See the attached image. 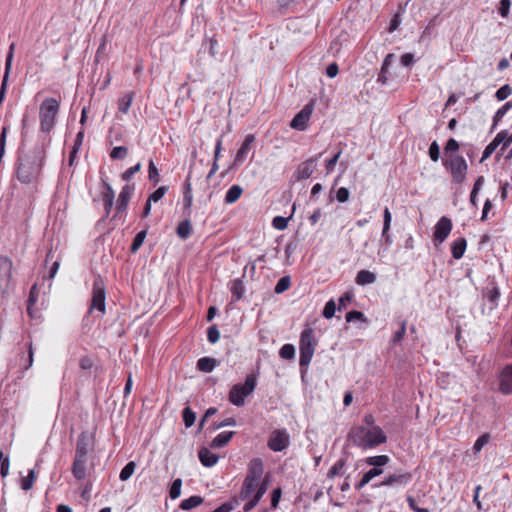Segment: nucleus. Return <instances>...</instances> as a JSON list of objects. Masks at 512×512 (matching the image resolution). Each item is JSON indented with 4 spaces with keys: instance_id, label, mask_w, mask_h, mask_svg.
<instances>
[{
    "instance_id": "f257e3e1",
    "label": "nucleus",
    "mask_w": 512,
    "mask_h": 512,
    "mask_svg": "<svg viewBox=\"0 0 512 512\" xmlns=\"http://www.w3.org/2000/svg\"><path fill=\"white\" fill-rule=\"evenodd\" d=\"M45 149L42 146H36L26 154L20 155L17 161L16 176L23 184L35 182L44 165Z\"/></svg>"
},
{
    "instance_id": "f03ea898",
    "label": "nucleus",
    "mask_w": 512,
    "mask_h": 512,
    "mask_svg": "<svg viewBox=\"0 0 512 512\" xmlns=\"http://www.w3.org/2000/svg\"><path fill=\"white\" fill-rule=\"evenodd\" d=\"M349 439L354 445L364 450L373 449L387 441L385 433L379 426L355 427L350 431Z\"/></svg>"
},
{
    "instance_id": "7ed1b4c3",
    "label": "nucleus",
    "mask_w": 512,
    "mask_h": 512,
    "mask_svg": "<svg viewBox=\"0 0 512 512\" xmlns=\"http://www.w3.org/2000/svg\"><path fill=\"white\" fill-rule=\"evenodd\" d=\"M263 466L260 459H254L251 462L248 473L243 481L239 498L241 500L249 499L261 487Z\"/></svg>"
},
{
    "instance_id": "20e7f679",
    "label": "nucleus",
    "mask_w": 512,
    "mask_h": 512,
    "mask_svg": "<svg viewBox=\"0 0 512 512\" xmlns=\"http://www.w3.org/2000/svg\"><path fill=\"white\" fill-rule=\"evenodd\" d=\"M60 110V101L56 98H46L39 109L40 131L50 133L56 124V117Z\"/></svg>"
},
{
    "instance_id": "39448f33",
    "label": "nucleus",
    "mask_w": 512,
    "mask_h": 512,
    "mask_svg": "<svg viewBox=\"0 0 512 512\" xmlns=\"http://www.w3.org/2000/svg\"><path fill=\"white\" fill-rule=\"evenodd\" d=\"M316 341L311 328L305 329L300 336V367H307L314 355Z\"/></svg>"
},
{
    "instance_id": "423d86ee",
    "label": "nucleus",
    "mask_w": 512,
    "mask_h": 512,
    "mask_svg": "<svg viewBox=\"0 0 512 512\" xmlns=\"http://www.w3.org/2000/svg\"><path fill=\"white\" fill-rule=\"evenodd\" d=\"M256 386V380L253 376H247L244 384H237L232 387L229 393V400L235 406H243L245 398L250 395Z\"/></svg>"
},
{
    "instance_id": "0eeeda50",
    "label": "nucleus",
    "mask_w": 512,
    "mask_h": 512,
    "mask_svg": "<svg viewBox=\"0 0 512 512\" xmlns=\"http://www.w3.org/2000/svg\"><path fill=\"white\" fill-rule=\"evenodd\" d=\"M97 310L101 314L106 311V290L103 279L97 276L93 281L90 311Z\"/></svg>"
},
{
    "instance_id": "6e6552de",
    "label": "nucleus",
    "mask_w": 512,
    "mask_h": 512,
    "mask_svg": "<svg viewBox=\"0 0 512 512\" xmlns=\"http://www.w3.org/2000/svg\"><path fill=\"white\" fill-rule=\"evenodd\" d=\"M445 166L450 170L454 182L463 183L465 181L468 165L462 156H451L445 162Z\"/></svg>"
},
{
    "instance_id": "1a4fd4ad",
    "label": "nucleus",
    "mask_w": 512,
    "mask_h": 512,
    "mask_svg": "<svg viewBox=\"0 0 512 512\" xmlns=\"http://www.w3.org/2000/svg\"><path fill=\"white\" fill-rule=\"evenodd\" d=\"M13 262L7 257L0 255V296H3L12 283Z\"/></svg>"
},
{
    "instance_id": "9d476101",
    "label": "nucleus",
    "mask_w": 512,
    "mask_h": 512,
    "mask_svg": "<svg viewBox=\"0 0 512 512\" xmlns=\"http://www.w3.org/2000/svg\"><path fill=\"white\" fill-rule=\"evenodd\" d=\"M453 224L450 218L443 216L435 225L433 243L435 247L440 246L450 235Z\"/></svg>"
},
{
    "instance_id": "9b49d317",
    "label": "nucleus",
    "mask_w": 512,
    "mask_h": 512,
    "mask_svg": "<svg viewBox=\"0 0 512 512\" xmlns=\"http://www.w3.org/2000/svg\"><path fill=\"white\" fill-rule=\"evenodd\" d=\"M314 110V103L306 104L291 120L290 127L298 131H304Z\"/></svg>"
},
{
    "instance_id": "f8f14e48",
    "label": "nucleus",
    "mask_w": 512,
    "mask_h": 512,
    "mask_svg": "<svg viewBox=\"0 0 512 512\" xmlns=\"http://www.w3.org/2000/svg\"><path fill=\"white\" fill-rule=\"evenodd\" d=\"M412 480V474L405 471H397L395 473L388 474L379 486L383 487H405Z\"/></svg>"
},
{
    "instance_id": "ddd939ff",
    "label": "nucleus",
    "mask_w": 512,
    "mask_h": 512,
    "mask_svg": "<svg viewBox=\"0 0 512 512\" xmlns=\"http://www.w3.org/2000/svg\"><path fill=\"white\" fill-rule=\"evenodd\" d=\"M321 153L315 157H311L304 162L300 163L295 172V178L298 181L308 179L317 168V161L321 157Z\"/></svg>"
},
{
    "instance_id": "4468645a",
    "label": "nucleus",
    "mask_w": 512,
    "mask_h": 512,
    "mask_svg": "<svg viewBox=\"0 0 512 512\" xmlns=\"http://www.w3.org/2000/svg\"><path fill=\"white\" fill-rule=\"evenodd\" d=\"M289 445V435L285 430L274 431L268 441V447L274 452H280Z\"/></svg>"
},
{
    "instance_id": "2eb2a0df",
    "label": "nucleus",
    "mask_w": 512,
    "mask_h": 512,
    "mask_svg": "<svg viewBox=\"0 0 512 512\" xmlns=\"http://www.w3.org/2000/svg\"><path fill=\"white\" fill-rule=\"evenodd\" d=\"M135 185L126 184L122 187L117 202H116V215H119L126 211L129 201L134 193Z\"/></svg>"
},
{
    "instance_id": "dca6fc26",
    "label": "nucleus",
    "mask_w": 512,
    "mask_h": 512,
    "mask_svg": "<svg viewBox=\"0 0 512 512\" xmlns=\"http://www.w3.org/2000/svg\"><path fill=\"white\" fill-rule=\"evenodd\" d=\"M91 449L90 438L87 433L82 432L77 439L75 457L88 458V453Z\"/></svg>"
},
{
    "instance_id": "f3484780",
    "label": "nucleus",
    "mask_w": 512,
    "mask_h": 512,
    "mask_svg": "<svg viewBox=\"0 0 512 512\" xmlns=\"http://www.w3.org/2000/svg\"><path fill=\"white\" fill-rule=\"evenodd\" d=\"M87 461L88 458H78L74 456L73 464H72V475L78 480L82 481L87 476Z\"/></svg>"
},
{
    "instance_id": "a211bd4d",
    "label": "nucleus",
    "mask_w": 512,
    "mask_h": 512,
    "mask_svg": "<svg viewBox=\"0 0 512 512\" xmlns=\"http://www.w3.org/2000/svg\"><path fill=\"white\" fill-rule=\"evenodd\" d=\"M211 449L212 448H210V447L209 448L202 447L198 451L199 460L202 463V465L205 467L214 466L220 458V456L218 454L212 452Z\"/></svg>"
},
{
    "instance_id": "6ab92c4d",
    "label": "nucleus",
    "mask_w": 512,
    "mask_h": 512,
    "mask_svg": "<svg viewBox=\"0 0 512 512\" xmlns=\"http://www.w3.org/2000/svg\"><path fill=\"white\" fill-rule=\"evenodd\" d=\"M254 141H255V137L252 134H248L245 137L241 147L237 151V154L235 157V164H240L246 160L249 152L251 151V147H252V144L254 143Z\"/></svg>"
},
{
    "instance_id": "aec40b11",
    "label": "nucleus",
    "mask_w": 512,
    "mask_h": 512,
    "mask_svg": "<svg viewBox=\"0 0 512 512\" xmlns=\"http://www.w3.org/2000/svg\"><path fill=\"white\" fill-rule=\"evenodd\" d=\"M500 391L504 394L512 393V365L506 366L501 373Z\"/></svg>"
},
{
    "instance_id": "412c9836",
    "label": "nucleus",
    "mask_w": 512,
    "mask_h": 512,
    "mask_svg": "<svg viewBox=\"0 0 512 512\" xmlns=\"http://www.w3.org/2000/svg\"><path fill=\"white\" fill-rule=\"evenodd\" d=\"M467 247L465 238L460 237L453 241L451 245V252L454 259L459 260L463 257Z\"/></svg>"
},
{
    "instance_id": "4be33fe9",
    "label": "nucleus",
    "mask_w": 512,
    "mask_h": 512,
    "mask_svg": "<svg viewBox=\"0 0 512 512\" xmlns=\"http://www.w3.org/2000/svg\"><path fill=\"white\" fill-rule=\"evenodd\" d=\"M33 356H34V351H33V347H32V342H30L28 344V354L27 356H25V353L24 352H21L19 354V366L21 368V372H25L27 371L33 364Z\"/></svg>"
},
{
    "instance_id": "5701e85b",
    "label": "nucleus",
    "mask_w": 512,
    "mask_h": 512,
    "mask_svg": "<svg viewBox=\"0 0 512 512\" xmlns=\"http://www.w3.org/2000/svg\"><path fill=\"white\" fill-rule=\"evenodd\" d=\"M233 431H224L218 434L210 443V448L219 449L224 447L233 437Z\"/></svg>"
},
{
    "instance_id": "b1692460",
    "label": "nucleus",
    "mask_w": 512,
    "mask_h": 512,
    "mask_svg": "<svg viewBox=\"0 0 512 512\" xmlns=\"http://www.w3.org/2000/svg\"><path fill=\"white\" fill-rule=\"evenodd\" d=\"M135 97V92L130 91L124 94L121 98L118 100V111L122 114H127L130 110V107L132 105V102Z\"/></svg>"
},
{
    "instance_id": "393cba45",
    "label": "nucleus",
    "mask_w": 512,
    "mask_h": 512,
    "mask_svg": "<svg viewBox=\"0 0 512 512\" xmlns=\"http://www.w3.org/2000/svg\"><path fill=\"white\" fill-rule=\"evenodd\" d=\"M376 281V274L368 270H360L357 273L355 282L358 285L364 286L373 284Z\"/></svg>"
},
{
    "instance_id": "a878e982",
    "label": "nucleus",
    "mask_w": 512,
    "mask_h": 512,
    "mask_svg": "<svg viewBox=\"0 0 512 512\" xmlns=\"http://www.w3.org/2000/svg\"><path fill=\"white\" fill-rule=\"evenodd\" d=\"M217 365V360L211 357H202L197 361V367L200 371L209 373Z\"/></svg>"
},
{
    "instance_id": "bb28decb",
    "label": "nucleus",
    "mask_w": 512,
    "mask_h": 512,
    "mask_svg": "<svg viewBox=\"0 0 512 512\" xmlns=\"http://www.w3.org/2000/svg\"><path fill=\"white\" fill-rule=\"evenodd\" d=\"M390 462V457L388 455H377L370 456L365 459V463L369 466H375L378 468H382Z\"/></svg>"
},
{
    "instance_id": "cd10ccee",
    "label": "nucleus",
    "mask_w": 512,
    "mask_h": 512,
    "mask_svg": "<svg viewBox=\"0 0 512 512\" xmlns=\"http://www.w3.org/2000/svg\"><path fill=\"white\" fill-rule=\"evenodd\" d=\"M242 192L243 189L239 185L231 186L226 192L225 202L228 204L236 202L240 198Z\"/></svg>"
},
{
    "instance_id": "c85d7f7f",
    "label": "nucleus",
    "mask_w": 512,
    "mask_h": 512,
    "mask_svg": "<svg viewBox=\"0 0 512 512\" xmlns=\"http://www.w3.org/2000/svg\"><path fill=\"white\" fill-rule=\"evenodd\" d=\"M146 236H147V230L146 229L139 231L135 235V237H134V239L132 241V244L130 246L131 253H136L140 249V247L142 246Z\"/></svg>"
},
{
    "instance_id": "c756f323",
    "label": "nucleus",
    "mask_w": 512,
    "mask_h": 512,
    "mask_svg": "<svg viewBox=\"0 0 512 512\" xmlns=\"http://www.w3.org/2000/svg\"><path fill=\"white\" fill-rule=\"evenodd\" d=\"M512 109V100L506 102L502 107H500L494 117H493V125H492V129H494L498 122L506 115V113Z\"/></svg>"
},
{
    "instance_id": "7c9ffc66",
    "label": "nucleus",
    "mask_w": 512,
    "mask_h": 512,
    "mask_svg": "<svg viewBox=\"0 0 512 512\" xmlns=\"http://www.w3.org/2000/svg\"><path fill=\"white\" fill-rule=\"evenodd\" d=\"M192 164L189 166L188 175L186 178V190L184 192L183 202H184V208L189 209L192 205V194L190 191V174H191Z\"/></svg>"
},
{
    "instance_id": "2f4dec72",
    "label": "nucleus",
    "mask_w": 512,
    "mask_h": 512,
    "mask_svg": "<svg viewBox=\"0 0 512 512\" xmlns=\"http://www.w3.org/2000/svg\"><path fill=\"white\" fill-rule=\"evenodd\" d=\"M176 232H177V235H178L181 239H186V238H188V236H189V235H190V233H191V224H190L189 219H185V220H183V221H182V222L177 226Z\"/></svg>"
},
{
    "instance_id": "473e14b6",
    "label": "nucleus",
    "mask_w": 512,
    "mask_h": 512,
    "mask_svg": "<svg viewBox=\"0 0 512 512\" xmlns=\"http://www.w3.org/2000/svg\"><path fill=\"white\" fill-rule=\"evenodd\" d=\"M136 463L134 461L128 462L120 471L119 478L121 481H127L134 473Z\"/></svg>"
},
{
    "instance_id": "72a5a7b5",
    "label": "nucleus",
    "mask_w": 512,
    "mask_h": 512,
    "mask_svg": "<svg viewBox=\"0 0 512 512\" xmlns=\"http://www.w3.org/2000/svg\"><path fill=\"white\" fill-rule=\"evenodd\" d=\"M14 51H15V43H11L9 46L7 55H6V60H5L4 73H6V75H10V73H11L12 62H13V58H14Z\"/></svg>"
},
{
    "instance_id": "f704fd0d",
    "label": "nucleus",
    "mask_w": 512,
    "mask_h": 512,
    "mask_svg": "<svg viewBox=\"0 0 512 512\" xmlns=\"http://www.w3.org/2000/svg\"><path fill=\"white\" fill-rule=\"evenodd\" d=\"M279 355L282 359L290 360L295 356V348L292 344H284L280 350Z\"/></svg>"
},
{
    "instance_id": "c9c22d12",
    "label": "nucleus",
    "mask_w": 512,
    "mask_h": 512,
    "mask_svg": "<svg viewBox=\"0 0 512 512\" xmlns=\"http://www.w3.org/2000/svg\"><path fill=\"white\" fill-rule=\"evenodd\" d=\"M128 154V149L125 146H116L110 152V158L113 160H122Z\"/></svg>"
},
{
    "instance_id": "e433bc0d",
    "label": "nucleus",
    "mask_w": 512,
    "mask_h": 512,
    "mask_svg": "<svg viewBox=\"0 0 512 512\" xmlns=\"http://www.w3.org/2000/svg\"><path fill=\"white\" fill-rule=\"evenodd\" d=\"M182 480L180 478L175 479L169 489V496L171 499H177L181 494Z\"/></svg>"
},
{
    "instance_id": "4c0bfd02",
    "label": "nucleus",
    "mask_w": 512,
    "mask_h": 512,
    "mask_svg": "<svg viewBox=\"0 0 512 512\" xmlns=\"http://www.w3.org/2000/svg\"><path fill=\"white\" fill-rule=\"evenodd\" d=\"M35 478V471L33 469L29 470L28 475L21 479V488L24 491L31 489L34 484Z\"/></svg>"
},
{
    "instance_id": "58836bf2",
    "label": "nucleus",
    "mask_w": 512,
    "mask_h": 512,
    "mask_svg": "<svg viewBox=\"0 0 512 512\" xmlns=\"http://www.w3.org/2000/svg\"><path fill=\"white\" fill-rule=\"evenodd\" d=\"M240 500L241 499L239 497H234L231 500H229V501L223 503L222 505H220L217 508V511L230 512V511L234 510L239 505Z\"/></svg>"
},
{
    "instance_id": "ea45409f",
    "label": "nucleus",
    "mask_w": 512,
    "mask_h": 512,
    "mask_svg": "<svg viewBox=\"0 0 512 512\" xmlns=\"http://www.w3.org/2000/svg\"><path fill=\"white\" fill-rule=\"evenodd\" d=\"M290 285H291L290 277H288V276L281 277L278 280V282L274 288V291L277 294H281V293L285 292L290 287Z\"/></svg>"
},
{
    "instance_id": "a19ab883",
    "label": "nucleus",
    "mask_w": 512,
    "mask_h": 512,
    "mask_svg": "<svg viewBox=\"0 0 512 512\" xmlns=\"http://www.w3.org/2000/svg\"><path fill=\"white\" fill-rule=\"evenodd\" d=\"M389 231L390 229L383 228L381 233L380 245L385 246L384 252L388 251L389 247L393 243L392 236L390 235Z\"/></svg>"
},
{
    "instance_id": "79ce46f5",
    "label": "nucleus",
    "mask_w": 512,
    "mask_h": 512,
    "mask_svg": "<svg viewBox=\"0 0 512 512\" xmlns=\"http://www.w3.org/2000/svg\"><path fill=\"white\" fill-rule=\"evenodd\" d=\"M344 466H345L344 459H339L338 461H336L335 464L330 468V470L328 472V477L333 478L335 476L340 475L342 473Z\"/></svg>"
},
{
    "instance_id": "37998d69",
    "label": "nucleus",
    "mask_w": 512,
    "mask_h": 512,
    "mask_svg": "<svg viewBox=\"0 0 512 512\" xmlns=\"http://www.w3.org/2000/svg\"><path fill=\"white\" fill-rule=\"evenodd\" d=\"M148 178L154 183V185L159 182V171L152 160H150L148 165Z\"/></svg>"
},
{
    "instance_id": "c03bdc74",
    "label": "nucleus",
    "mask_w": 512,
    "mask_h": 512,
    "mask_svg": "<svg viewBox=\"0 0 512 512\" xmlns=\"http://www.w3.org/2000/svg\"><path fill=\"white\" fill-rule=\"evenodd\" d=\"M268 488L267 480H263L261 483V487L256 491V493L252 494L251 501H253L256 505L259 503L260 499L266 493Z\"/></svg>"
},
{
    "instance_id": "a18cd8bd",
    "label": "nucleus",
    "mask_w": 512,
    "mask_h": 512,
    "mask_svg": "<svg viewBox=\"0 0 512 512\" xmlns=\"http://www.w3.org/2000/svg\"><path fill=\"white\" fill-rule=\"evenodd\" d=\"M167 190L168 188L166 186H161L157 188L152 194H150L147 200L149 202H158L163 198Z\"/></svg>"
},
{
    "instance_id": "49530a36",
    "label": "nucleus",
    "mask_w": 512,
    "mask_h": 512,
    "mask_svg": "<svg viewBox=\"0 0 512 512\" xmlns=\"http://www.w3.org/2000/svg\"><path fill=\"white\" fill-rule=\"evenodd\" d=\"M335 311H336V303L334 300L331 299L324 306L323 316L326 319H330L334 316Z\"/></svg>"
},
{
    "instance_id": "de8ad7c7",
    "label": "nucleus",
    "mask_w": 512,
    "mask_h": 512,
    "mask_svg": "<svg viewBox=\"0 0 512 512\" xmlns=\"http://www.w3.org/2000/svg\"><path fill=\"white\" fill-rule=\"evenodd\" d=\"M289 218L283 216H276L272 220V226L277 230H284L288 226Z\"/></svg>"
},
{
    "instance_id": "09e8293b",
    "label": "nucleus",
    "mask_w": 512,
    "mask_h": 512,
    "mask_svg": "<svg viewBox=\"0 0 512 512\" xmlns=\"http://www.w3.org/2000/svg\"><path fill=\"white\" fill-rule=\"evenodd\" d=\"M141 163H137L136 165L128 168L123 174H122V180L128 182L137 172L141 169Z\"/></svg>"
},
{
    "instance_id": "8fccbe9b",
    "label": "nucleus",
    "mask_w": 512,
    "mask_h": 512,
    "mask_svg": "<svg viewBox=\"0 0 512 512\" xmlns=\"http://www.w3.org/2000/svg\"><path fill=\"white\" fill-rule=\"evenodd\" d=\"M510 94H511V87L508 84H506V85L500 87L496 91L495 96H496L498 101H503L506 98H508Z\"/></svg>"
},
{
    "instance_id": "3c124183",
    "label": "nucleus",
    "mask_w": 512,
    "mask_h": 512,
    "mask_svg": "<svg viewBox=\"0 0 512 512\" xmlns=\"http://www.w3.org/2000/svg\"><path fill=\"white\" fill-rule=\"evenodd\" d=\"M511 4H512L511 0H500L498 10H499V14L503 18H507L509 16Z\"/></svg>"
},
{
    "instance_id": "603ef678",
    "label": "nucleus",
    "mask_w": 512,
    "mask_h": 512,
    "mask_svg": "<svg viewBox=\"0 0 512 512\" xmlns=\"http://www.w3.org/2000/svg\"><path fill=\"white\" fill-rule=\"evenodd\" d=\"M9 472V458L4 457L3 452L0 450V474L6 477Z\"/></svg>"
},
{
    "instance_id": "864d4df0",
    "label": "nucleus",
    "mask_w": 512,
    "mask_h": 512,
    "mask_svg": "<svg viewBox=\"0 0 512 512\" xmlns=\"http://www.w3.org/2000/svg\"><path fill=\"white\" fill-rule=\"evenodd\" d=\"M207 338L210 343H216L220 338V332L218 328L213 325L208 328Z\"/></svg>"
},
{
    "instance_id": "5fc2aeb1",
    "label": "nucleus",
    "mask_w": 512,
    "mask_h": 512,
    "mask_svg": "<svg viewBox=\"0 0 512 512\" xmlns=\"http://www.w3.org/2000/svg\"><path fill=\"white\" fill-rule=\"evenodd\" d=\"M341 153H342V151L339 150L332 158H330L329 160L326 161L325 168H326L327 174L331 173L334 170L335 165L337 164Z\"/></svg>"
},
{
    "instance_id": "6e6d98bb",
    "label": "nucleus",
    "mask_w": 512,
    "mask_h": 512,
    "mask_svg": "<svg viewBox=\"0 0 512 512\" xmlns=\"http://www.w3.org/2000/svg\"><path fill=\"white\" fill-rule=\"evenodd\" d=\"M355 320L366 321L365 315L357 310H352L346 314V321L353 322Z\"/></svg>"
},
{
    "instance_id": "4d7b16f0",
    "label": "nucleus",
    "mask_w": 512,
    "mask_h": 512,
    "mask_svg": "<svg viewBox=\"0 0 512 512\" xmlns=\"http://www.w3.org/2000/svg\"><path fill=\"white\" fill-rule=\"evenodd\" d=\"M349 190L345 187H341L336 192V200L340 203H345L349 200Z\"/></svg>"
},
{
    "instance_id": "13d9d810",
    "label": "nucleus",
    "mask_w": 512,
    "mask_h": 512,
    "mask_svg": "<svg viewBox=\"0 0 512 512\" xmlns=\"http://www.w3.org/2000/svg\"><path fill=\"white\" fill-rule=\"evenodd\" d=\"M429 156L432 161L436 162L440 157V149L436 141L432 142L429 147Z\"/></svg>"
},
{
    "instance_id": "bf43d9fd",
    "label": "nucleus",
    "mask_w": 512,
    "mask_h": 512,
    "mask_svg": "<svg viewBox=\"0 0 512 512\" xmlns=\"http://www.w3.org/2000/svg\"><path fill=\"white\" fill-rule=\"evenodd\" d=\"M231 291H232L233 298H235L236 300L241 299L242 294H243L242 283L239 280H236L233 284Z\"/></svg>"
},
{
    "instance_id": "052dcab7",
    "label": "nucleus",
    "mask_w": 512,
    "mask_h": 512,
    "mask_svg": "<svg viewBox=\"0 0 512 512\" xmlns=\"http://www.w3.org/2000/svg\"><path fill=\"white\" fill-rule=\"evenodd\" d=\"M183 421L187 428L192 427V408L190 405H187L183 410Z\"/></svg>"
},
{
    "instance_id": "680f3d73",
    "label": "nucleus",
    "mask_w": 512,
    "mask_h": 512,
    "mask_svg": "<svg viewBox=\"0 0 512 512\" xmlns=\"http://www.w3.org/2000/svg\"><path fill=\"white\" fill-rule=\"evenodd\" d=\"M405 333H406V322L403 321L401 323L400 329L394 333L392 342L395 344L400 342L403 339Z\"/></svg>"
},
{
    "instance_id": "e2e57ef3",
    "label": "nucleus",
    "mask_w": 512,
    "mask_h": 512,
    "mask_svg": "<svg viewBox=\"0 0 512 512\" xmlns=\"http://www.w3.org/2000/svg\"><path fill=\"white\" fill-rule=\"evenodd\" d=\"M103 186L106 191L103 193L102 199H109V201H114L115 192L111 185L108 182L103 181Z\"/></svg>"
},
{
    "instance_id": "0e129e2a",
    "label": "nucleus",
    "mask_w": 512,
    "mask_h": 512,
    "mask_svg": "<svg viewBox=\"0 0 512 512\" xmlns=\"http://www.w3.org/2000/svg\"><path fill=\"white\" fill-rule=\"evenodd\" d=\"M281 495H282V491H281L280 488H276V489H274L272 491V494H271V507L273 509H276L278 507Z\"/></svg>"
},
{
    "instance_id": "69168bd1",
    "label": "nucleus",
    "mask_w": 512,
    "mask_h": 512,
    "mask_svg": "<svg viewBox=\"0 0 512 512\" xmlns=\"http://www.w3.org/2000/svg\"><path fill=\"white\" fill-rule=\"evenodd\" d=\"M83 138H84V130H80L77 135H76V139L74 141V145H73V154H77L80 150V147L82 145V142H83Z\"/></svg>"
},
{
    "instance_id": "338daca9",
    "label": "nucleus",
    "mask_w": 512,
    "mask_h": 512,
    "mask_svg": "<svg viewBox=\"0 0 512 512\" xmlns=\"http://www.w3.org/2000/svg\"><path fill=\"white\" fill-rule=\"evenodd\" d=\"M489 437L488 435L484 434L480 436L474 443L473 449L475 452H479L482 447L488 442Z\"/></svg>"
},
{
    "instance_id": "774afa93",
    "label": "nucleus",
    "mask_w": 512,
    "mask_h": 512,
    "mask_svg": "<svg viewBox=\"0 0 512 512\" xmlns=\"http://www.w3.org/2000/svg\"><path fill=\"white\" fill-rule=\"evenodd\" d=\"M392 221V214L388 207H385L383 212V228L390 229Z\"/></svg>"
}]
</instances>
